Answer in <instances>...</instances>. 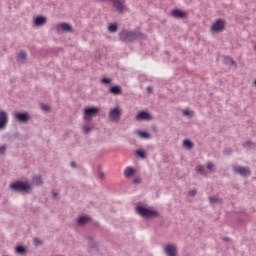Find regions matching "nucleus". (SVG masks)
<instances>
[{
  "label": "nucleus",
  "mask_w": 256,
  "mask_h": 256,
  "mask_svg": "<svg viewBox=\"0 0 256 256\" xmlns=\"http://www.w3.org/2000/svg\"><path fill=\"white\" fill-rule=\"evenodd\" d=\"M137 212L142 217H146L147 219H151V217H158L159 212L154 210L153 208H147L145 206H137Z\"/></svg>",
  "instance_id": "obj_1"
},
{
  "label": "nucleus",
  "mask_w": 256,
  "mask_h": 256,
  "mask_svg": "<svg viewBox=\"0 0 256 256\" xmlns=\"http://www.w3.org/2000/svg\"><path fill=\"white\" fill-rule=\"evenodd\" d=\"M11 189L14 191H23L24 193H27V191H31V184L27 182H15L11 184Z\"/></svg>",
  "instance_id": "obj_2"
},
{
  "label": "nucleus",
  "mask_w": 256,
  "mask_h": 256,
  "mask_svg": "<svg viewBox=\"0 0 256 256\" xmlns=\"http://www.w3.org/2000/svg\"><path fill=\"white\" fill-rule=\"evenodd\" d=\"M102 1L103 3L105 1H109L112 3L113 7H115L116 11H119V13H123L127 7L125 6V0H99Z\"/></svg>",
  "instance_id": "obj_3"
},
{
  "label": "nucleus",
  "mask_w": 256,
  "mask_h": 256,
  "mask_svg": "<svg viewBox=\"0 0 256 256\" xmlns=\"http://www.w3.org/2000/svg\"><path fill=\"white\" fill-rule=\"evenodd\" d=\"M225 30V20H217L211 27L210 31L212 33H221Z\"/></svg>",
  "instance_id": "obj_4"
},
{
  "label": "nucleus",
  "mask_w": 256,
  "mask_h": 256,
  "mask_svg": "<svg viewBox=\"0 0 256 256\" xmlns=\"http://www.w3.org/2000/svg\"><path fill=\"white\" fill-rule=\"evenodd\" d=\"M97 113H99V108L97 107L86 108L84 111V120L91 121V119H93Z\"/></svg>",
  "instance_id": "obj_5"
},
{
  "label": "nucleus",
  "mask_w": 256,
  "mask_h": 256,
  "mask_svg": "<svg viewBox=\"0 0 256 256\" xmlns=\"http://www.w3.org/2000/svg\"><path fill=\"white\" fill-rule=\"evenodd\" d=\"M109 118L111 119V121L118 122L119 119H121V108L115 107L110 109Z\"/></svg>",
  "instance_id": "obj_6"
},
{
  "label": "nucleus",
  "mask_w": 256,
  "mask_h": 256,
  "mask_svg": "<svg viewBox=\"0 0 256 256\" xmlns=\"http://www.w3.org/2000/svg\"><path fill=\"white\" fill-rule=\"evenodd\" d=\"M120 39H122V41H135V39H137V35L133 32H122L120 34Z\"/></svg>",
  "instance_id": "obj_7"
},
{
  "label": "nucleus",
  "mask_w": 256,
  "mask_h": 256,
  "mask_svg": "<svg viewBox=\"0 0 256 256\" xmlns=\"http://www.w3.org/2000/svg\"><path fill=\"white\" fill-rule=\"evenodd\" d=\"M234 171H236V173H239V175H241L242 177H249V175H251V170H249V168L247 167L237 166L234 168Z\"/></svg>",
  "instance_id": "obj_8"
},
{
  "label": "nucleus",
  "mask_w": 256,
  "mask_h": 256,
  "mask_svg": "<svg viewBox=\"0 0 256 256\" xmlns=\"http://www.w3.org/2000/svg\"><path fill=\"white\" fill-rule=\"evenodd\" d=\"M9 118L7 117V112L1 110L0 111V129H5L7 127V122Z\"/></svg>",
  "instance_id": "obj_9"
},
{
  "label": "nucleus",
  "mask_w": 256,
  "mask_h": 256,
  "mask_svg": "<svg viewBox=\"0 0 256 256\" xmlns=\"http://www.w3.org/2000/svg\"><path fill=\"white\" fill-rule=\"evenodd\" d=\"M165 253L168 256H177V247L175 245H166L165 247Z\"/></svg>",
  "instance_id": "obj_10"
},
{
  "label": "nucleus",
  "mask_w": 256,
  "mask_h": 256,
  "mask_svg": "<svg viewBox=\"0 0 256 256\" xmlns=\"http://www.w3.org/2000/svg\"><path fill=\"white\" fill-rule=\"evenodd\" d=\"M57 33H62V31H72L71 25L69 23H61L56 26Z\"/></svg>",
  "instance_id": "obj_11"
},
{
  "label": "nucleus",
  "mask_w": 256,
  "mask_h": 256,
  "mask_svg": "<svg viewBox=\"0 0 256 256\" xmlns=\"http://www.w3.org/2000/svg\"><path fill=\"white\" fill-rule=\"evenodd\" d=\"M47 23V18L45 16H38L34 19V25L36 27H43Z\"/></svg>",
  "instance_id": "obj_12"
},
{
  "label": "nucleus",
  "mask_w": 256,
  "mask_h": 256,
  "mask_svg": "<svg viewBox=\"0 0 256 256\" xmlns=\"http://www.w3.org/2000/svg\"><path fill=\"white\" fill-rule=\"evenodd\" d=\"M15 117L20 123H27V121H29V114L27 113H17Z\"/></svg>",
  "instance_id": "obj_13"
},
{
  "label": "nucleus",
  "mask_w": 256,
  "mask_h": 256,
  "mask_svg": "<svg viewBox=\"0 0 256 256\" xmlns=\"http://www.w3.org/2000/svg\"><path fill=\"white\" fill-rule=\"evenodd\" d=\"M172 15H173V17H176V19H185V17H187V13H185L179 9L173 10Z\"/></svg>",
  "instance_id": "obj_14"
},
{
  "label": "nucleus",
  "mask_w": 256,
  "mask_h": 256,
  "mask_svg": "<svg viewBox=\"0 0 256 256\" xmlns=\"http://www.w3.org/2000/svg\"><path fill=\"white\" fill-rule=\"evenodd\" d=\"M136 119L137 121H143V120L149 121V119H151V115H149V113L147 112H140L137 114Z\"/></svg>",
  "instance_id": "obj_15"
},
{
  "label": "nucleus",
  "mask_w": 256,
  "mask_h": 256,
  "mask_svg": "<svg viewBox=\"0 0 256 256\" xmlns=\"http://www.w3.org/2000/svg\"><path fill=\"white\" fill-rule=\"evenodd\" d=\"M134 133L140 137V139H151V135L147 132H141L140 130H135Z\"/></svg>",
  "instance_id": "obj_16"
},
{
  "label": "nucleus",
  "mask_w": 256,
  "mask_h": 256,
  "mask_svg": "<svg viewBox=\"0 0 256 256\" xmlns=\"http://www.w3.org/2000/svg\"><path fill=\"white\" fill-rule=\"evenodd\" d=\"M110 93H112V95H121V93H123V90L120 86H113L110 88Z\"/></svg>",
  "instance_id": "obj_17"
},
{
  "label": "nucleus",
  "mask_w": 256,
  "mask_h": 256,
  "mask_svg": "<svg viewBox=\"0 0 256 256\" xmlns=\"http://www.w3.org/2000/svg\"><path fill=\"white\" fill-rule=\"evenodd\" d=\"M90 221H91V218L89 216H81L80 218H78V225H85Z\"/></svg>",
  "instance_id": "obj_18"
},
{
  "label": "nucleus",
  "mask_w": 256,
  "mask_h": 256,
  "mask_svg": "<svg viewBox=\"0 0 256 256\" xmlns=\"http://www.w3.org/2000/svg\"><path fill=\"white\" fill-rule=\"evenodd\" d=\"M125 177H133L135 175V170L133 167H127L124 171Z\"/></svg>",
  "instance_id": "obj_19"
},
{
  "label": "nucleus",
  "mask_w": 256,
  "mask_h": 256,
  "mask_svg": "<svg viewBox=\"0 0 256 256\" xmlns=\"http://www.w3.org/2000/svg\"><path fill=\"white\" fill-rule=\"evenodd\" d=\"M33 183H34V185H42L43 179H41V176L36 175L33 177Z\"/></svg>",
  "instance_id": "obj_20"
},
{
  "label": "nucleus",
  "mask_w": 256,
  "mask_h": 256,
  "mask_svg": "<svg viewBox=\"0 0 256 256\" xmlns=\"http://www.w3.org/2000/svg\"><path fill=\"white\" fill-rule=\"evenodd\" d=\"M183 146L186 147V149H193V142H191L190 140H184Z\"/></svg>",
  "instance_id": "obj_21"
},
{
  "label": "nucleus",
  "mask_w": 256,
  "mask_h": 256,
  "mask_svg": "<svg viewBox=\"0 0 256 256\" xmlns=\"http://www.w3.org/2000/svg\"><path fill=\"white\" fill-rule=\"evenodd\" d=\"M136 155H138V157H141V159H145V157H147L145 150H137Z\"/></svg>",
  "instance_id": "obj_22"
},
{
  "label": "nucleus",
  "mask_w": 256,
  "mask_h": 256,
  "mask_svg": "<svg viewBox=\"0 0 256 256\" xmlns=\"http://www.w3.org/2000/svg\"><path fill=\"white\" fill-rule=\"evenodd\" d=\"M108 30L110 33H117V24H110Z\"/></svg>",
  "instance_id": "obj_23"
},
{
  "label": "nucleus",
  "mask_w": 256,
  "mask_h": 256,
  "mask_svg": "<svg viewBox=\"0 0 256 256\" xmlns=\"http://www.w3.org/2000/svg\"><path fill=\"white\" fill-rule=\"evenodd\" d=\"M25 251H26V249L23 246L16 247V253H18L19 255L25 254Z\"/></svg>",
  "instance_id": "obj_24"
},
{
  "label": "nucleus",
  "mask_w": 256,
  "mask_h": 256,
  "mask_svg": "<svg viewBox=\"0 0 256 256\" xmlns=\"http://www.w3.org/2000/svg\"><path fill=\"white\" fill-rule=\"evenodd\" d=\"M27 58V54L25 52H20L18 54V61H25V59Z\"/></svg>",
  "instance_id": "obj_25"
},
{
  "label": "nucleus",
  "mask_w": 256,
  "mask_h": 256,
  "mask_svg": "<svg viewBox=\"0 0 256 256\" xmlns=\"http://www.w3.org/2000/svg\"><path fill=\"white\" fill-rule=\"evenodd\" d=\"M183 115H184L185 117H193V111L184 110V111H183Z\"/></svg>",
  "instance_id": "obj_26"
},
{
  "label": "nucleus",
  "mask_w": 256,
  "mask_h": 256,
  "mask_svg": "<svg viewBox=\"0 0 256 256\" xmlns=\"http://www.w3.org/2000/svg\"><path fill=\"white\" fill-rule=\"evenodd\" d=\"M211 203H220L221 199H219L217 196L211 197L210 198Z\"/></svg>",
  "instance_id": "obj_27"
},
{
  "label": "nucleus",
  "mask_w": 256,
  "mask_h": 256,
  "mask_svg": "<svg viewBox=\"0 0 256 256\" xmlns=\"http://www.w3.org/2000/svg\"><path fill=\"white\" fill-rule=\"evenodd\" d=\"M197 172H198V173H201L202 175H204V174H205V167H203V166H198V167H197Z\"/></svg>",
  "instance_id": "obj_28"
},
{
  "label": "nucleus",
  "mask_w": 256,
  "mask_h": 256,
  "mask_svg": "<svg viewBox=\"0 0 256 256\" xmlns=\"http://www.w3.org/2000/svg\"><path fill=\"white\" fill-rule=\"evenodd\" d=\"M207 169L209 171H213V169H215V165L213 163H211V162H208L207 163Z\"/></svg>",
  "instance_id": "obj_29"
},
{
  "label": "nucleus",
  "mask_w": 256,
  "mask_h": 256,
  "mask_svg": "<svg viewBox=\"0 0 256 256\" xmlns=\"http://www.w3.org/2000/svg\"><path fill=\"white\" fill-rule=\"evenodd\" d=\"M101 83H104L105 85H109V83H111V79H109V78H103V79L101 80Z\"/></svg>",
  "instance_id": "obj_30"
},
{
  "label": "nucleus",
  "mask_w": 256,
  "mask_h": 256,
  "mask_svg": "<svg viewBox=\"0 0 256 256\" xmlns=\"http://www.w3.org/2000/svg\"><path fill=\"white\" fill-rule=\"evenodd\" d=\"M83 131H84V133H91L92 128L88 127V126H83Z\"/></svg>",
  "instance_id": "obj_31"
},
{
  "label": "nucleus",
  "mask_w": 256,
  "mask_h": 256,
  "mask_svg": "<svg viewBox=\"0 0 256 256\" xmlns=\"http://www.w3.org/2000/svg\"><path fill=\"white\" fill-rule=\"evenodd\" d=\"M34 245L39 247V245H41V240L39 238H34Z\"/></svg>",
  "instance_id": "obj_32"
},
{
  "label": "nucleus",
  "mask_w": 256,
  "mask_h": 256,
  "mask_svg": "<svg viewBox=\"0 0 256 256\" xmlns=\"http://www.w3.org/2000/svg\"><path fill=\"white\" fill-rule=\"evenodd\" d=\"M41 109H42V111H49L50 110V107H49V105H42L41 106Z\"/></svg>",
  "instance_id": "obj_33"
},
{
  "label": "nucleus",
  "mask_w": 256,
  "mask_h": 256,
  "mask_svg": "<svg viewBox=\"0 0 256 256\" xmlns=\"http://www.w3.org/2000/svg\"><path fill=\"white\" fill-rule=\"evenodd\" d=\"M226 63H229L230 65H235V62L231 58H226Z\"/></svg>",
  "instance_id": "obj_34"
},
{
  "label": "nucleus",
  "mask_w": 256,
  "mask_h": 256,
  "mask_svg": "<svg viewBox=\"0 0 256 256\" xmlns=\"http://www.w3.org/2000/svg\"><path fill=\"white\" fill-rule=\"evenodd\" d=\"M5 151H7V147L6 146H1L0 147V153H5Z\"/></svg>",
  "instance_id": "obj_35"
},
{
  "label": "nucleus",
  "mask_w": 256,
  "mask_h": 256,
  "mask_svg": "<svg viewBox=\"0 0 256 256\" xmlns=\"http://www.w3.org/2000/svg\"><path fill=\"white\" fill-rule=\"evenodd\" d=\"M189 195H192V196L197 195V190H191V191L189 192Z\"/></svg>",
  "instance_id": "obj_36"
},
{
  "label": "nucleus",
  "mask_w": 256,
  "mask_h": 256,
  "mask_svg": "<svg viewBox=\"0 0 256 256\" xmlns=\"http://www.w3.org/2000/svg\"><path fill=\"white\" fill-rule=\"evenodd\" d=\"M134 183H141V179L139 178L134 179Z\"/></svg>",
  "instance_id": "obj_37"
},
{
  "label": "nucleus",
  "mask_w": 256,
  "mask_h": 256,
  "mask_svg": "<svg viewBox=\"0 0 256 256\" xmlns=\"http://www.w3.org/2000/svg\"><path fill=\"white\" fill-rule=\"evenodd\" d=\"M71 167H77V165L75 164V162H71Z\"/></svg>",
  "instance_id": "obj_38"
},
{
  "label": "nucleus",
  "mask_w": 256,
  "mask_h": 256,
  "mask_svg": "<svg viewBox=\"0 0 256 256\" xmlns=\"http://www.w3.org/2000/svg\"><path fill=\"white\" fill-rule=\"evenodd\" d=\"M148 91H149V93H151V87H148Z\"/></svg>",
  "instance_id": "obj_39"
},
{
  "label": "nucleus",
  "mask_w": 256,
  "mask_h": 256,
  "mask_svg": "<svg viewBox=\"0 0 256 256\" xmlns=\"http://www.w3.org/2000/svg\"><path fill=\"white\" fill-rule=\"evenodd\" d=\"M54 197H57V194L53 193Z\"/></svg>",
  "instance_id": "obj_40"
},
{
  "label": "nucleus",
  "mask_w": 256,
  "mask_h": 256,
  "mask_svg": "<svg viewBox=\"0 0 256 256\" xmlns=\"http://www.w3.org/2000/svg\"><path fill=\"white\" fill-rule=\"evenodd\" d=\"M101 177H103V173H101Z\"/></svg>",
  "instance_id": "obj_41"
}]
</instances>
